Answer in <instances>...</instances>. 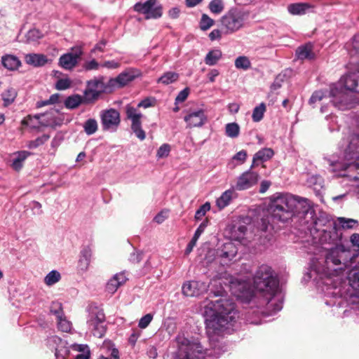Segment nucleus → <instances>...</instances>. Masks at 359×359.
Returning <instances> with one entry per match:
<instances>
[{
	"label": "nucleus",
	"mask_w": 359,
	"mask_h": 359,
	"mask_svg": "<svg viewBox=\"0 0 359 359\" xmlns=\"http://www.w3.org/2000/svg\"><path fill=\"white\" fill-rule=\"evenodd\" d=\"M356 257L343 245L331 248L325 259L311 261L309 276L317 282L318 290L324 293L327 306H341V297L354 294L353 289L359 287V264L354 265Z\"/></svg>",
	"instance_id": "obj_1"
},
{
	"label": "nucleus",
	"mask_w": 359,
	"mask_h": 359,
	"mask_svg": "<svg viewBox=\"0 0 359 359\" xmlns=\"http://www.w3.org/2000/svg\"><path fill=\"white\" fill-rule=\"evenodd\" d=\"M224 289L215 292L219 299L211 301L204 306L203 316L206 325V332L211 341L217 340V337L231 333L238 318V313L232 299L223 296Z\"/></svg>",
	"instance_id": "obj_2"
},
{
	"label": "nucleus",
	"mask_w": 359,
	"mask_h": 359,
	"mask_svg": "<svg viewBox=\"0 0 359 359\" xmlns=\"http://www.w3.org/2000/svg\"><path fill=\"white\" fill-rule=\"evenodd\" d=\"M254 287L264 299V303L273 313L280 311L283 308V296L279 287V280L271 267L261 265L255 272L253 278Z\"/></svg>",
	"instance_id": "obj_3"
},
{
	"label": "nucleus",
	"mask_w": 359,
	"mask_h": 359,
	"mask_svg": "<svg viewBox=\"0 0 359 359\" xmlns=\"http://www.w3.org/2000/svg\"><path fill=\"white\" fill-rule=\"evenodd\" d=\"M358 224L353 219L337 217L332 219L326 215H320L313 222V228L319 233V241L323 243H336L341 235L338 233V226L342 229H353Z\"/></svg>",
	"instance_id": "obj_4"
},
{
	"label": "nucleus",
	"mask_w": 359,
	"mask_h": 359,
	"mask_svg": "<svg viewBox=\"0 0 359 359\" xmlns=\"http://www.w3.org/2000/svg\"><path fill=\"white\" fill-rule=\"evenodd\" d=\"M342 85L346 90L359 93V71L345 75L339 84H334L330 88V96L333 105L339 109L346 110L353 107V102L350 95L341 87Z\"/></svg>",
	"instance_id": "obj_5"
},
{
	"label": "nucleus",
	"mask_w": 359,
	"mask_h": 359,
	"mask_svg": "<svg viewBox=\"0 0 359 359\" xmlns=\"http://www.w3.org/2000/svg\"><path fill=\"white\" fill-rule=\"evenodd\" d=\"M359 135H353L351 136L348 144L344 149V161L329 160L331 171L337 176H344L345 174L341 173L346 169L350 172L356 171L357 175L350 176L353 177L354 182H358L356 186L359 187Z\"/></svg>",
	"instance_id": "obj_6"
},
{
	"label": "nucleus",
	"mask_w": 359,
	"mask_h": 359,
	"mask_svg": "<svg viewBox=\"0 0 359 359\" xmlns=\"http://www.w3.org/2000/svg\"><path fill=\"white\" fill-rule=\"evenodd\" d=\"M298 196L289 193H277L272 196L271 208L275 212V216H278L279 219L285 222L295 210V203H298Z\"/></svg>",
	"instance_id": "obj_7"
},
{
	"label": "nucleus",
	"mask_w": 359,
	"mask_h": 359,
	"mask_svg": "<svg viewBox=\"0 0 359 359\" xmlns=\"http://www.w3.org/2000/svg\"><path fill=\"white\" fill-rule=\"evenodd\" d=\"M249 18V12L241 8H231L220 20L222 30L225 34H232L243 27Z\"/></svg>",
	"instance_id": "obj_8"
},
{
	"label": "nucleus",
	"mask_w": 359,
	"mask_h": 359,
	"mask_svg": "<svg viewBox=\"0 0 359 359\" xmlns=\"http://www.w3.org/2000/svg\"><path fill=\"white\" fill-rule=\"evenodd\" d=\"M176 342L177 351L173 359H204L205 353L200 343L191 341L183 335H178Z\"/></svg>",
	"instance_id": "obj_9"
},
{
	"label": "nucleus",
	"mask_w": 359,
	"mask_h": 359,
	"mask_svg": "<svg viewBox=\"0 0 359 359\" xmlns=\"http://www.w3.org/2000/svg\"><path fill=\"white\" fill-rule=\"evenodd\" d=\"M231 294L242 302H250L255 297V292L249 283L238 277H229L228 283H224Z\"/></svg>",
	"instance_id": "obj_10"
},
{
	"label": "nucleus",
	"mask_w": 359,
	"mask_h": 359,
	"mask_svg": "<svg viewBox=\"0 0 359 359\" xmlns=\"http://www.w3.org/2000/svg\"><path fill=\"white\" fill-rule=\"evenodd\" d=\"M112 91L111 87L109 86V80L105 83L104 78L99 76L87 81L83 95L86 97V101L93 102L98 99L102 93H108Z\"/></svg>",
	"instance_id": "obj_11"
},
{
	"label": "nucleus",
	"mask_w": 359,
	"mask_h": 359,
	"mask_svg": "<svg viewBox=\"0 0 359 359\" xmlns=\"http://www.w3.org/2000/svg\"><path fill=\"white\" fill-rule=\"evenodd\" d=\"M105 316L98 309H92L89 313L87 325L89 330L97 337H102L106 332Z\"/></svg>",
	"instance_id": "obj_12"
},
{
	"label": "nucleus",
	"mask_w": 359,
	"mask_h": 359,
	"mask_svg": "<svg viewBox=\"0 0 359 359\" xmlns=\"http://www.w3.org/2000/svg\"><path fill=\"white\" fill-rule=\"evenodd\" d=\"M133 9L137 13L144 15L147 20L159 18L162 15V7L157 4L156 0H147L144 3H136Z\"/></svg>",
	"instance_id": "obj_13"
},
{
	"label": "nucleus",
	"mask_w": 359,
	"mask_h": 359,
	"mask_svg": "<svg viewBox=\"0 0 359 359\" xmlns=\"http://www.w3.org/2000/svg\"><path fill=\"white\" fill-rule=\"evenodd\" d=\"M102 128L104 130L114 132L120 124V114L114 109L104 110L100 114Z\"/></svg>",
	"instance_id": "obj_14"
},
{
	"label": "nucleus",
	"mask_w": 359,
	"mask_h": 359,
	"mask_svg": "<svg viewBox=\"0 0 359 359\" xmlns=\"http://www.w3.org/2000/svg\"><path fill=\"white\" fill-rule=\"evenodd\" d=\"M140 76V72L137 69H128L119 74L116 78L109 79V86L114 91L122 88Z\"/></svg>",
	"instance_id": "obj_15"
},
{
	"label": "nucleus",
	"mask_w": 359,
	"mask_h": 359,
	"mask_svg": "<svg viewBox=\"0 0 359 359\" xmlns=\"http://www.w3.org/2000/svg\"><path fill=\"white\" fill-rule=\"evenodd\" d=\"M251 168L249 170L242 173L236 180V185L233 187L236 190H246L255 185L259 179L257 172L252 171Z\"/></svg>",
	"instance_id": "obj_16"
},
{
	"label": "nucleus",
	"mask_w": 359,
	"mask_h": 359,
	"mask_svg": "<svg viewBox=\"0 0 359 359\" xmlns=\"http://www.w3.org/2000/svg\"><path fill=\"white\" fill-rule=\"evenodd\" d=\"M83 53L81 47H74L72 52L65 53L60 56L59 65L66 70H71L74 68Z\"/></svg>",
	"instance_id": "obj_17"
},
{
	"label": "nucleus",
	"mask_w": 359,
	"mask_h": 359,
	"mask_svg": "<svg viewBox=\"0 0 359 359\" xmlns=\"http://www.w3.org/2000/svg\"><path fill=\"white\" fill-rule=\"evenodd\" d=\"M208 285L202 281H187L182 285V293L187 297L198 296L207 291Z\"/></svg>",
	"instance_id": "obj_18"
},
{
	"label": "nucleus",
	"mask_w": 359,
	"mask_h": 359,
	"mask_svg": "<svg viewBox=\"0 0 359 359\" xmlns=\"http://www.w3.org/2000/svg\"><path fill=\"white\" fill-rule=\"evenodd\" d=\"M298 203H295V210L292 212V216H297L300 218L309 216L313 218L314 211L312 208L311 202L306 198L298 196Z\"/></svg>",
	"instance_id": "obj_19"
},
{
	"label": "nucleus",
	"mask_w": 359,
	"mask_h": 359,
	"mask_svg": "<svg viewBox=\"0 0 359 359\" xmlns=\"http://www.w3.org/2000/svg\"><path fill=\"white\" fill-rule=\"evenodd\" d=\"M189 128L202 127L207 121V116L203 109L191 111L184 118Z\"/></svg>",
	"instance_id": "obj_20"
},
{
	"label": "nucleus",
	"mask_w": 359,
	"mask_h": 359,
	"mask_svg": "<svg viewBox=\"0 0 359 359\" xmlns=\"http://www.w3.org/2000/svg\"><path fill=\"white\" fill-rule=\"evenodd\" d=\"M238 249L231 241L224 243L221 248L217 250V255L220 257L224 262L232 260L237 255Z\"/></svg>",
	"instance_id": "obj_21"
},
{
	"label": "nucleus",
	"mask_w": 359,
	"mask_h": 359,
	"mask_svg": "<svg viewBox=\"0 0 359 359\" xmlns=\"http://www.w3.org/2000/svg\"><path fill=\"white\" fill-rule=\"evenodd\" d=\"M236 189L233 187L226 190L222 195L216 200V205L219 210H222L228 206L233 199L237 197Z\"/></svg>",
	"instance_id": "obj_22"
},
{
	"label": "nucleus",
	"mask_w": 359,
	"mask_h": 359,
	"mask_svg": "<svg viewBox=\"0 0 359 359\" xmlns=\"http://www.w3.org/2000/svg\"><path fill=\"white\" fill-rule=\"evenodd\" d=\"M127 278L123 272L115 274L109 280L106 285L107 291L110 294H114L118 288L125 283Z\"/></svg>",
	"instance_id": "obj_23"
},
{
	"label": "nucleus",
	"mask_w": 359,
	"mask_h": 359,
	"mask_svg": "<svg viewBox=\"0 0 359 359\" xmlns=\"http://www.w3.org/2000/svg\"><path fill=\"white\" fill-rule=\"evenodd\" d=\"M93 255L92 249L89 246H85L81 250L78 266L80 270L86 271L88 270Z\"/></svg>",
	"instance_id": "obj_24"
},
{
	"label": "nucleus",
	"mask_w": 359,
	"mask_h": 359,
	"mask_svg": "<svg viewBox=\"0 0 359 359\" xmlns=\"http://www.w3.org/2000/svg\"><path fill=\"white\" fill-rule=\"evenodd\" d=\"M46 116H48V114H46ZM44 116H46L45 114L36 115L34 116L29 115L22 120L21 124L32 129H38L41 126H52L53 123H43L42 121H41V118Z\"/></svg>",
	"instance_id": "obj_25"
},
{
	"label": "nucleus",
	"mask_w": 359,
	"mask_h": 359,
	"mask_svg": "<svg viewBox=\"0 0 359 359\" xmlns=\"http://www.w3.org/2000/svg\"><path fill=\"white\" fill-rule=\"evenodd\" d=\"M31 155V153L27 151H20L13 154L11 156V167L13 170L19 171L23 166L24 161Z\"/></svg>",
	"instance_id": "obj_26"
},
{
	"label": "nucleus",
	"mask_w": 359,
	"mask_h": 359,
	"mask_svg": "<svg viewBox=\"0 0 359 359\" xmlns=\"http://www.w3.org/2000/svg\"><path fill=\"white\" fill-rule=\"evenodd\" d=\"M231 238L243 245L246 244L248 238V230L245 225L234 226L231 232Z\"/></svg>",
	"instance_id": "obj_27"
},
{
	"label": "nucleus",
	"mask_w": 359,
	"mask_h": 359,
	"mask_svg": "<svg viewBox=\"0 0 359 359\" xmlns=\"http://www.w3.org/2000/svg\"><path fill=\"white\" fill-rule=\"evenodd\" d=\"M25 61L34 67H41L49 62L47 57L43 54L29 53L25 55Z\"/></svg>",
	"instance_id": "obj_28"
},
{
	"label": "nucleus",
	"mask_w": 359,
	"mask_h": 359,
	"mask_svg": "<svg viewBox=\"0 0 359 359\" xmlns=\"http://www.w3.org/2000/svg\"><path fill=\"white\" fill-rule=\"evenodd\" d=\"M311 8V4L307 3H296L287 6L288 12L293 15H304Z\"/></svg>",
	"instance_id": "obj_29"
},
{
	"label": "nucleus",
	"mask_w": 359,
	"mask_h": 359,
	"mask_svg": "<svg viewBox=\"0 0 359 359\" xmlns=\"http://www.w3.org/2000/svg\"><path fill=\"white\" fill-rule=\"evenodd\" d=\"M82 103L88 104L90 102L86 101V97L83 95V97L75 94L71 96H69L66 98L65 101V105L67 109H74L77 108Z\"/></svg>",
	"instance_id": "obj_30"
},
{
	"label": "nucleus",
	"mask_w": 359,
	"mask_h": 359,
	"mask_svg": "<svg viewBox=\"0 0 359 359\" xmlns=\"http://www.w3.org/2000/svg\"><path fill=\"white\" fill-rule=\"evenodd\" d=\"M207 225H208V222L204 221L197 228L192 239L191 240L189 243L187 245V247L186 248L185 253L187 255L189 254L192 251L193 248L196 245L197 241L198 240L199 237L204 232L205 228L207 227Z\"/></svg>",
	"instance_id": "obj_31"
},
{
	"label": "nucleus",
	"mask_w": 359,
	"mask_h": 359,
	"mask_svg": "<svg viewBox=\"0 0 359 359\" xmlns=\"http://www.w3.org/2000/svg\"><path fill=\"white\" fill-rule=\"evenodd\" d=\"M273 151L270 148H264L258 151L253 156L251 168L255 165L257 161H266L270 159L273 156Z\"/></svg>",
	"instance_id": "obj_32"
},
{
	"label": "nucleus",
	"mask_w": 359,
	"mask_h": 359,
	"mask_svg": "<svg viewBox=\"0 0 359 359\" xmlns=\"http://www.w3.org/2000/svg\"><path fill=\"white\" fill-rule=\"evenodd\" d=\"M1 62L4 67L9 70H15L21 65L20 60L15 55H6L1 58Z\"/></svg>",
	"instance_id": "obj_33"
},
{
	"label": "nucleus",
	"mask_w": 359,
	"mask_h": 359,
	"mask_svg": "<svg viewBox=\"0 0 359 359\" xmlns=\"http://www.w3.org/2000/svg\"><path fill=\"white\" fill-rule=\"evenodd\" d=\"M222 53L219 48L210 50L205 57L204 61L207 65H215L222 58Z\"/></svg>",
	"instance_id": "obj_34"
},
{
	"label": "nucleus",
	"mask_w": 359,
	"mask_h": 359,
	"mask_svg": "<svg viewBox=\"0 0 359 359\" xmlns=\"http://www.w3.org/2000/svg\"><path fill=\"white\" fill-rule=\"evenodd\" d=\"M61 278V274L58 271L52 270L44 277L43 283L50 287L58 283Z\"/></svg>",
	"instance_id": "obj_35"
},
{
	"label": "nucleus",
	"mask_w": 359,
	"mask_h": 359,
	"mask_svg": "<svg viewBox=\"0 0 359 359\" xmlns=\"http://www.w3.org/2000/svg\"><path fill=\"white\" fill-rule=\"evenodd\" d=\"M296 55L300 60L311 59L313 56L311 45L306 44L299 47L296 50Z\"/></svg>",
	"instance_id": "obj_36"
},
{
	"label": "nucleus",
	"mask_w": 359,
	"mask_h": 359,
	"mask_svg": "<svg viewBox=\"0 0 359 359\" xmlns=\"http://www.w3.org/2000/svg\"><path fill=\"white\" fill-rule=\"evenodd\" d=\"M1 96L4 105L7 107L14 102L17 96V92L14 88H9L2 93Z\"/></svg>",
	"instance_id": "obj_37"
},
{
	"label": "nucleus",
	"mask_w": 359,
	"mask_h": 359,
	"mask_svg": "<svg viewBox=\"0 0 359 359\" xmlns=\"http://www.w3.org/2000/svg\"><path fill=\"white\" fill-rule=\"evenodd\" d=\"M225 134L231 138H236L240 134V126L237 123H229L225 126Z\"/></svg>",
	"instance_id": "obj_38"
},
{
	"label": "nucleus",
	"mask_w": 359,
	"mask_h": 359,
	"mask_svg": "<svg viewBox=\"0 0 359 359\" xmlns=\"http://www.w3.org/2000/svg\"><path fill=\"white\" fill-rule=\"evenodd\" d=\"M127 117L131 120L132 124L140 123V118H142V114L140 113L137 109L128 106L126 108Z\"/></svg>",
	"instance_id": "obj_39"
},
{
	"label": "nucleus",
	"mask_w": 359,
	"mask_h": 359,
	"mask_svg": "<svg viewBox=\"0 0 359 359\" xmlns=\"http://www.w3.org/2000/svg\"><path fill=\"white\" fill-rule=\"evenodd\" d=\"M72 348L74 351L82 352L76 355V359H89L88 346L84 344H72Z\"/></svg>",
	"instance_id": "obj_40"
},
{
	"label": "nucleus",
	"mask_w": 359,
	"mask_h": 359,
	"mask_svg": "<svg viewBox=\"0 0 359 359\" xmlns=\"http://www.w3.org/2000/svg\"><path fill=\"white\" fill-rule=\"evenodd\" d=\"M97 122L94 118L88 119L83 124L84 131L88 135H91L95 133L96 131L97 130Z\"/></svg>",
	"instance_id": "obj_41"
},
{
	"label": "nucleus",
	"mask_w": 359,
	"mask_h": 359,
	"mask_svg": "<svg viewBox=\"0 0 359 359\" xmlns=\"http://www.w3.org/2000/svg\"><path fill=\"white\" fill-rule=\"evenodd\" d=\"M178 74L172 72H168L158 79V83L168 85L176 81L178 79Z\"/></svg>",
	"instance_id": "obj_42"
},
{
	"label": "nucleus",
	"mask_w": 359,
	"mask_h": 359,
	"mask_svg": "<svg viewBox=\"0 0 359 359\" xmlns=\"http://www.w3.org/2000/svg\"><path fill=\"white\" fill-rule=\"evenodd\" d=\"M57 327L62 332H69L72 328V323L64 316L57 318Z\"/></svg>",
	"instance_id": "obj_43"
},
{
	"label": "nucleus",
	"mask_w": 359,
	"mask_h": 359,
	"mask_svg": "<svg viewBox=\"0 0 359 359\" xmlns=\"http://www.w3.org/2000/svg\"><path fill=\"white\" fill-rule=\"evenodd\" d=\"M250 66L251 62L246 56H239L235 60V67L237 69L247 70Z\"/></svg>",
	"instance_id": "obj_44"
},
{
	"label": "nucleus",
	"mask_w": 359,
	"mask_h": 359,
	"mask_svg": "<svg viewBox=\"0 0 359 359\" xmlns=\"http://www.w3.org/2000/svg\"><path fill=\"white\" fill-rule=\"evenodd\" d=\"M265 111H266V106L264 103H261L259 105L257 106L252 111V120L255 122L260 121L264 116V114Z\"/></svg>",
	"instance_id": "obj_45"
},
{
	"label": "nucleus",
	"mask_w": 359,
	"mask_h": 359,
	"mask_svg": "<svg viewBox=\"0 0 359 359\" xmlns=\"http://www.w3.org/2000/svg\"><path fill=\"white\" fill-rule=\"evenodd\" d=\"M49 138V135H43L41 137H37L34 140L29 141L27 144V147L31 149L37 148L38 147L43 144Z\"/></svg>",
	"instance_id": "obj_46"
},
{
	"label": "nucleus",
	"mask_w": 359,
	"mask_h": 359,
	"mask_svg": "<svg viewBox=\"0 0 359 359\" xmlns=\"http://www.w3.org/2000/svg\"><path fill=\"white\" fill-rule=\"evenodd\" d=\"M208 7L214 14H219L224 10V4L222 0H212Z\"/></svg>",
	"instance_id": "obj_47"
},
{
	"label": "nucleus",
	"mask_w": 359,
	"mask_h": 359,
	"mask_svg": "<svg viewBox=\"0 0 359 359\" xmlns=\"http://www.w3.org/2000/svg\"><path fill=\"white\" fill-rule=\"evenodd\" d=\"M26 39L28 42H36L43 36V34L36 29H32L26 34Z\"/></svg>",
	"instance_id": "obj_48"
},
{
	"label": "nucleus",
	"mask_w": 359,
	"mask_h": 359,
	"mask_svg": "<svg viewBox=\"0 0 359 359\" xmlns=\"http://www.w3.org/2000/svg\"><path fill=\"white\" fill-rule=\"evenodd\" d=\"M214 25V20L208 15L203 14L200 21V28L203 31L209 29Z\"/></svg>",
	"instance_id": "obj_49"
},
{
	"label": "nucleus",
	"mask_w": 359,
	"mask_h": 359,
	"mask_svg": "<svg viewBox=\"0 0 359 359\" xmlns=\"http://www.w3.org/2000/svg\"><path fill=\"white\" fill-rule=\"evenodd\" d=\"M72 81L68 77H64L57 81L55 83L56 89L59 90H65L71 87Z\"/></svg>",
	"instance_id": "obj_50"
},
{
	"label": "nucleus",
	"mask_w": 359,
	"mask_h": 359,
	"mask_svg": "<svg viewBox=\"0 0 359 359\" xmlns=\"http://www.w3.org/2000/svg\"><path fill=\"white\" fill-rule=\"evenodd\" d=\"M154 318L153 313H147L142 316L138 322V327L141 330L146 329Z\"/></svg>",
	"instance_id": "obj_51"
},
{
	"label": "nucleus",
	"mask_w": 359,
	"mask_h": 359,
	"mask_svg": "<svg viewBox=\"0 0 359 359\" xmlns=\"http://www.w3.org/2000/svg\"><path fill=\"white\" fill-rule=\"evenodd\" d=\"M170 152V146L168 144H162L158 149L156 157L158 158H164L168 156Z\"/></svg>",
	"instance_id": "obj_52"
},
{
	"label": "nucleus",
	"mask_w": 359,
	"mask_h": 359,
	"mask_svg": "<svg viewBox=\"0 0 359 359\" xmlns=\"http://www.w3.org/2000/svg\"><path fill=\"white\" fill-rule=\"evenodd\" d=\"M50 312L56 316V318L64 316L62 304L58 302H54L50 306Z\"/></svg>",
	"instance_id": "obj_53"
},
{
	"label": "nucleus",
	"mask_w": 359,
	"mask_h": 359,
	"mask_svg": "<svg viewBox=\"0 0 359 359\" xmlns=\"http://www.w3.org/2000/svg\"><path fill=\"white\" fill-rule=\"evenodd\" d=\"M131 128L137 138L140 140H144L146 137L145 133L142 128L141 122L131 125Z\"/></svg>",
	"instance_id": "obj_54"
},
{
	"label": "nucleus",
	"mask_w": 359,
	"mask_h": 359,
	"mask_svg": "<svg viewBox=\"0 0 359 359\" xmlns=\"http://www.w3.org/2000/svg\"><path fill=\"white\" fill-rule=\"evenodd\" d=\"M210 210V204L206 202L205 204L201 205L200 208L196 212L195 219L196 220L201 219L205 213Z\"/></svg>",
	"instance_id": "obj_55"
},
{
	"label": "nucleus",
	"mask_w": 359,
	"mask_h": 359,
	"mask_svg": "<svg viewBox=\"0 0 359 359\" xmlns=\"http://www.w3.org/2000/svg\"><path fill=\"white\" fill-rule=\"evenodd\" d=\"M69 353V349L67 347H63V342L61 341V346L56 348L55 355L57 359H65Z\"/></svg>",
	"instance_id": "obj_56"
},
{
	"label": "nucleus",
	"mask_w": 359,
	"mask_h": 359,
	"mask_svg": "<svg viewBox=\"0 0 359 359\" xmlns=\"http://www.w3.org/2000/svg\"><path fill=\"white\" fill-rule=\"evenodd\" d=\"M156 104V100L154 97H147L142 100L138 104V107H142L144 109L154 106Z\"/></svg>",
	"instance_id": "obj_57"
},
{
	"label": "nucleus",
	"mask_w": 359,
	"mask_h": 359,
	"mask_svg": "<svg viewBox=\"0 0 359 359\" xmlns=\"http://www.w3.org/2000/svg\"><path fill=\"white\" fill-rule=\"evenodd\" d=\"M142 335V331L138 329H133L132 330V334L129 337L128 341L132 346H135L137 339Z\"/></svg>",
	"instance_id": "obj_58"
},
{
	"label": "nucleus",
	"mask_w": 359,
	"mask_h": 359,
	"mask_svg": "<svg viewBox=\"0 0 359 359\" xmlns=\"http://www.w3.org/2000/svg\"><path fill=\"white\" fill-rule=\"evenodd\" d=\"M325 97L323 92L322 91H316L313 93L311 97L309 99V104H314L317 102L321 101Z\"/></svg>",
	"instance_id": "obj_59"
},
{
	"label": "nucleus",
	"mask_w": 359,
	"mask_h": 359,
	"mask_svg": "<svg viewBox=\"0 0 359 359\" xmlns=\"http://www.w3.org/2000/svg\"><path fill=\"white\" fill-rule=\"evenodd\" d=\"M100 66V64L95 60H92L86 62L83 65V68L87 71L97 70L99 69Z\"/></svg>",
	"instance_id": "obj_60"
},
{
	"label": "nucleus",
	"mask_w": 359,
	"mask_h": 359,
	"mask_svg": "<svg viewBox=\"0 0 359 359\" xmlns=\"http://www.w3.org/2000/svg\"><path fill=\"white\" fill-rule=\"evenodd\" d=\"M168 211H161L155 216V217L154 218V221L157 224H161L168 218Z\"/></svg>",
	"instance_id": "obj_61"
},
{
	"label": "nucleus",
	"mask_w": 359,
	"mask_h": 359,
	"mask_svg": "<svg viewBox=\"0 0 359 359\" xmlns=\"http://www.w3.org/2000/svg\"><path fill=\"white\" fill-rule=\"evenodd\" d=\"M164 327H165V329L169 334L174 333L176 328L175 323L172 319L166 320L164 323Z\"/></svg>",
	"instance_id": "obj_62"
},
{
	"label": "nucleus",
	"mask_w": 359,
	"mask_h": 359,
	"mask_svg": "<svg viewBox=\"0 0 359 359\" xmlns=\"http://www.w3.org/2000/svg\"><path fill=\"white\" fill-rule=\"evenodd\" d=\"M247 157V152L245 150H241L236 153L233 156V159L238 161L240 163H243Z\"/></svg>",
	"instance_id": "obj_63"
},
{
	"label": "nucleus",
	"mask_w": 359,
	"mask_h": 359,
	"mask_svg": "<svg viewBox=\"0 0 359 359\" xmlns=\"http://www.w3.org/2000/svg\"><path fill=\"white\" fill-rule=\"evenodd\" d=\"M189 95V89L184 88V90H181L179 94L177 95L175 102H184Z\"/></svg>",
	"instance_id": "obj_64"
}]
</instances>
